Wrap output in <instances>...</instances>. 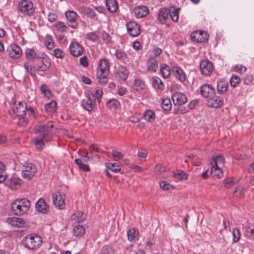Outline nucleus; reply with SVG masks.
<instances>
[{"label":"nucleus","instance_id":"48","mask_svg":"<svg viewBox=\"0 0 254 254\" xmlns=\"http://www.w3.org/2000/svg\"><path fill=\"white\" fill-rule=\"evenodd\" d=\"M173 176L176 179V181H181L183 180H187V176H186V174L181 171H178L177 172H174L173 174Z\"/></svg>","mask_w":254,"mask_h":254},{"label":"nucleus","instance_id":"7","mask_svg":"<svg viewBox=\"0 0 254 254\" xmlns=\"http://www.w3.org/2000/svg\"><path fill=\"white\" fill-rule=\"evenodd\" d=\"M19 10L24 15L31 16L34 12L33 3L27 0L20 1Z\"/></svg>","mask_w":254,"mask_h":254},{"label":"nucleus","instance_id":"62","mask_svg":"<svg viewBox=\"0 0 254 254\" xmlns=\"http://www.w3.org/2000/svg\"><path fill=\"white\" fill-rule=\"evenodd\" d=\"M166 171V168L161 164H157L155 167V172L158 174H161Z\"/></svg>","mask_w":254,"mask_h":254},{"label":"nucleus","instance_id":"19","mask_svg":"<svg viewBox=\"0 0 254 254\" xmlns=\"http://www.w3.org/2000/svg\"><path fill=\"white\" fill-rule=\"evenodd\" d=\"M79 11L81 14L86 15L87 17L92 20H97L96 12L93 9L89 7L81 6L79 8Z\"/></svg>","mask_w":254,"mask_h":254},{"label":"nucleus","instance_id":"51","mask_svg":"<svg viewBox=\"0 0 254 254\" xmlns=\"http://www.w3.org/2000/svg\"><path fill=\"white\" fill-rule=\"evenodd\" d=\"M233 241L234 243H237L241 238V232L238 228H234L232 231Z\"/></svg>","mask_w":254,"mask_h":254},{"label":"nucleus","instance_id":"27","mask_svg":"<svg viewBox=\"0 0 254 254\" xmlns=\"http://www.w3.org/2000/svg\"><path fill=\"white\" fill-rule=\"evenodd\" d=\"M228 83L227 81L222 79L217 81V89L219 93L221 94L225 93L228 90Z\"/></svg>","mask_w":254,"mask_h":254},{"label":"nucleus","instance_id":"40","mask_svg":"<svg viewBox=\"0 0 254 254\" xmlns=\"http://www.w3.org/2000/svg\"><path fill=\"white\" fill-rule=\"evenodd\" d=\"M172 8H173V10H172L171 8L169 9V14L172 20L174 22H177L179 19V11L180 8H174V7Z\"/></svg>","mask_w":254,"mask_h":254},{"label":"nucleus","instance_id":"36","mask_svg":"<svg viewBox=\"0 0 254 254\" xmlns=\"http://www.w3.org/2000/svg\"><path fill=\"white\" fill-rule=\"evenodd\" d=\"M57 103L55 101H52L45 106V109L46 112L48 114H52L54 113L56 110Z\"/></svg>","mask_w":254,"mask_h":254},{"label":"nucleus","instance_id":"5","mask_svg":"<svg viewBox=\"0 0 254 254\" xmlns=\"http://www.w3.org/2000/svg\"><path fill=\"white\" fill-rule=\"evenodd\" d=\"M85 98L81 102V106L85 110L91 112L96 106V101L92 92H86Z\"/></svg>","mask_w":254,"mask_h":254},{"label":"nucleus","instance_id":"34","mask_svg":"<svg viewBox=\"0 0 254 254\" xmlns=\"http://www.w3.org/2000/svg\"><path fill=\"white\" fill-rule=\"evenodd\" d=\"M106 5L107 9L111 12H115L118 7L116 0H107Z\"/></svg>","mask_w":254,"mask_h":254},{"label":"nucleus","instance_id":"9","mask_svg":"<svg viewBox=\"0 0 254 254\" xmlns=\"http://www.w3.org/2000/svg\"><path fill=\"white\" fill-rule=\"evenodd\" d=\"M6 52L10 58L17 59L22 54L21 48L16 44H11L6 49Z\"/></svg>","mask_w":254,"mask_h":254},{"label":"nucleus","instance_id":"8","mask_svg":"<svg viewBox=\"0 0 254 254\" xmlns=\"http://www.w3.org/2000/svg\"><path fill=\"white\" fill-rule=\"evenodd\" d=\"M65 16L67 20L68 26L72 28H76L78 26L77 19L78 15L73 10H67L64 13Z\"/></svg>","mask_w":254,"mask_h":254},{"label":"nucleus","instance_id":"47","mask_svg":"<svg viewBox=\"0 0 254 254\" xmlns=\"http://www.w3.org/2000/svg\"><path fill=\"white\" fill-rule=\"evenodd\" d=\"M161 106L165 111H169L171 109L172 104L168 98L163 99L161 102Z\"/></svg>","mask_w":254,"mask_h":254},{"label":"nucleus","instance_id":"24","mask_svg":"<svg viewBox=\"0 0 254 254\" xmlns=\"http://www.w3.org/2000/svg\"><path fill=\"white\" fill-rule=\"evenodd\" d=\"M147 70L151 72H155L158 67V62L155 57L149 58L146 62Z\"/></svg>","mask_w":254,"mask_h":254},{"label":"nucleus","instance_id":"29","mask_svg":"<svg viewBox=\"0 0 254 254\" xmlns=\"http://www.w3.org/2000/svg\"><path fill=\"white\" fill-rule=\"evenodd\" d=\"M152 86L160 90H164L165 86L160 78L157 76H154L151 79Z\"/></svg>","mask_w":254,"mask_h":254},{"label":"nucleus","instance_id":"63","mask_svg":"<svg viewBox=\"0 0 254 254\" xmlns=\"http://www.w3.org/2000/svg\"><path fill=\"white\" fill-rule=\"evenodd\" d=\"M18 124L20 126H24L28 123V119L27 118L25 117V116H18Z\"/></svg>","mask_w":254,"mask_h":254},{"label":"nucleus","instance_id":"25","mask_svg":"<svg viewBox=\"0 0 254 254\" xmlns=\"http://www.w3.org/2000/svg\"><path fill=\"white\" fill-rule=\"evenodd\" d=\"M169 9L167 7L161 8L158 13V19L159 22L164 24L166 22L169 14Z\"/></svg>","mask_w":254,"mask_h":254},{"label":"nucleus","instance_id":"4","mask_svg":"<svg viewBox=\"0 0 254 254\" xmlns=\"http://www.w3.org/2000/svg\"><path fill=\"white\" fill-rule=\"evenodd\" d=\"M42 242L41 237L34 234L28 235L23 240L25 247L30 250L38 249L41 245Z\"/></svg>","mask_w":254,"mask_h":254},{"label":"nucleus","instance_id":"22","mask_svg":"<svg viewBox=\"0 0 254 254\" xmlns=\"http://www.w3.org/2000/svg\"><path fill=\"white\" fill-rule=\"evenodd\" d=\"M35 208L37 211L43 214H46L49 211V206L45 200L41 198L36 203Z\"/></svg>","mask_w":254,"mask_h":254},{"label":"nucleus","instance_id":"64","mask_svg":"<svg viewBox=\"0 0 254 254\" xmlns=\"http://www.w3.org/2000/svg\"><path fill=\"white\" fill-rule=\"evenodd\" d=\"M159 185L161 188L164 190H169L171 188L173 187L172 186H171L170 184L164 181H161L159 183Z\"/></svg>","mask_w":254,"mask_h":254},{"label":"nucleus","instance_id":"20","mask_svg":"<svg viewBox=\"0 0 254 254\" xmlns=\"http://www.w3.org/2000/svg\"><path fill=\"white\" fill-rule=\"evenodd\" d=\"M133 13L137 18H142L148 14L149 9L146 6L139 5L134 8Z\"/></svg>","mask_w":254,"mask_h":254},{"label":"nucleus","instance_id":"53","mask_svg":"<svg viewBox=\"0 0 254 254\" xmlns=\"http://www.w3.org/2000/svg\"><path fill=\"white\" fill-rule=\"evenodd\" d=\"M86 38L92 42H96L98 40L99 37L96 32H92L87 33L86 34Z\"/></svg>","mask_w":254,"mask_h":254},{"label":"nucleus","instance_id":"32","mask_svg":"<svg viewBox=\"0 0 254 254\" xmlns=\"http://www.w3.org/2000/svg\"><path fill=\"white\" fill-rule=\"evenodd\" d=\"M225 162V158L222 155H218L213 156L212 158L210 163L211 166H218L219 165L224 164Z\"/></svg>","mask_w":254,"mask_h":254},{"label":"nucleus","instance_id":"26","mask_svg":"<svg viewBox=\"0 0 254 254\" xmlns=\"http://www.w3.org/2000/svg\"><path fill=\"white\" fill-rule=\"evenodd\" d=\"M7 221L10 225L17 228H23L25 225V221L21 218L15 217L8 218Z\"/></svg>","mask_w":254,"mask_h":254},{"label":"nucleus","instance_id":"52","mask_svg":"<svg viewBox=\"0 0 254 254\" xmlns=\"http://www.w3.org/2000/svg\"><path fill=\"white\" fill-rule=\"evenodd\" d=\"M120 105V102L116 99L111 100L107 103V107L112 109H117Z\"/></svg>","mask_w":254,"mask_h":254},{"label":"nucleus","instance_id":"37","mask_svg":"<svg viewBox=\"0 0 254 254\" xmlns=\"http://www.w3.org/2000/svg\"><path fill=\"white\" fill-rule=\"evenodd\" d=\"M25 56L26 59L30 61L40 58L37 53L31 49L26 50L25 51Z\"/></svg>","mask_w":254,"mask_h":254},{"label":"nucleus","instance_id":"18","mask_svg":"<svg viewBox=\"0 0 254 254\" xmlns=\"http://www.w3.org/2000/svg\"><path fill=\"white\" fill-rule=\"evenodd\" d=\"M71 54L74 57H78L83 53L82 46L77 42H72L69 46Z\"/></svg>","mask_w":254,"mask_h":254},{"label":"nucleus","instance_id":"31","mask_svg":"<svg viewBox=\"0 0 254 254\" xmlns=\"http://www.w3.org/2000/svg\"><path fill=\"white\" fill-rule=\"evenodd\" d=\"M117 73L119 77L122 81H125L128 77V71L126 67L124 66H119L118 68Z\"/></svg>","mask_w":254,"mask_h":254},{"label":"nucleus","instance_id":"59","mask_svg":"<svg viewBox=\"0 0 254 254\" xmlns=\"http://www.w3.org/2000/svg\"><path fill=\"white\" fill-rule=\"evenodd\" d=\"M237 182L238 181H235L233 179H225L224 180V185L226 188H229L235 185Z\"/></svg>","mask_w":254,"mask_h":254},{"label":"nucleus","instance_id":"11","mask_svg":"<svg viewBox=\"0 0 254 254\" xmlns=\"http://www.w3.org/2000/svg\"><path fill=\"white\" fill-rule=\"evenodd\" d=\"M191 38L194 42L203 43L208 40L209 34L205 31H196L191 34Z\"/></svg>","mask_w":254,"mask_h":254},{"label":"nucleus","instance_id":"6","mask_svg":"<svg viewBox=\"0 0 254 254\" xmlns=\"http://www.w3.org/2000/svg\"><path fill=\"white\" fill-rule=\"evenodd\" d=\"M37 172L36 166L32 163L25 164L22 169V176L26 180H31Z\"/></svg>","mask_w":254,"mask_h":254},{"label":"nucleus","instance_id":"3","mask_svg":"<svg viewBox=\"0 0 254 254\" xmlns=\"http://www.w3.org/2000/svg\"><path fill=\"white\" fill-rule=\"evenodd\" d=\"M31 203L26 198L17 199L11 205V210L16 215H21L26 212L29 209Z\"/></svg>","mask_w":254,"mask_h":254},{"label":"nucleus","instance_id":"13","mask_svg":"<svg viewBox=\"0 0 254 254\" xmlns=\"http://www.w3.org/2000/svg\"><path fill=\"white\" fill-rule=\"evenodd\" d=\"M128 34L131 37H136L140 33V26L134 21H130L126 24Z\"/></svg>","mask_w":254,"mask_h":254},{"label":"nucleus","instance_id":"43","mask_svg":"<svg viewBox=\"0 0 254 254\" xmlns=\"http://www.w3.org/2000/svg\"><path fill=\"white\" fill-rule=\"evenodd\" d=\"M245 236L249 238H254V225H248L246 226Z\"/></svg>","mask_w":254,"mask_h":254},{"label":"nucleus","instance_id":"46","mask_svg":"<svg viewBox=\"0 0 254 254\" xmlns=\"http://www.w3.org/2000/svg\"><path fill=\"white\" fill-rule=\"evenodd\" d=\"M24 67L27 72H28L32 76H36V71L34 66L29 65L28 63H25Z\"/></svg>","mask_w":254,"mask_h":254},{"label":"nucleus","instance_id":"21","mask_svg":"<svg viewBox=\"0 0 254 254\" xmlns=\"http://www.w3.org/2000/svg\"><path fill=\"white\" fill-rule=\"evenodd\" d=\"M172 99L175 105H183L187 102L186 95L180 92H176L172 94Z\"/></svg>","mask_w":254,"mask_h":254},{"label":"nucleus","instance_id":"33","mask_svg":"<svg viewBox=\"0 0 254 254\" xmlns=\"http://www.w3.org/2000/svg\"><path fill=\"white\" fill-rule=\"evenodd\" d=\"M22 181L19 179L11 178L7 182V185L12 190H15L20 186Z\"/></svg>","mask_w":254,"mask_h":254},{"label":"nucleus","instance_id":"42","mask_svg":"<svg viewBox=\"0 0 254 254\" xmlns=\"http://www.w3.org/2000/svg\"><path fill=\"white\" fill-rule=\"evenodd\" d=\"M75 163L78 166L79 169L85 172H88L90 170L88 165L82 163L81 159H75L74 160Z\"/></svg>","mask_w":254,"mask_h":254},{"label":"nucleus","instance_id":"55","mask_svg":"<svg viewBox=\"0 0 254 254\" xmlns=\"http://www.w3.org/2000/svg\"><path fill=\"white\" fill-rule=\"evenodd\" d=\"M102 39L104 42L106 44H111L112 42V37L110 34L105 31L101 32Z\"/></svg>","mask_w":254,"mask_h":254},{"label":"nucleus","instance_id":"58","mask_svg":"<svg viewBox=\"0 0 254 254\" xmlns=\"http://www.w3.org/2000/svg\"><path fill=\"white\" fill-rule=\"evenodd\" d=\"M41 91L47 97L50 98L51 96V91L48 89L47 86L46 84H42L40 88Z\"/></svg>","mask_w":254,"mask_h":254},{"label":"nucleus","instance_id":"38","mask_svg":"<svg viewBox=\"0 0 254 254\" xmlns=\"http://www.w3.org/2000/svg\"><path fill=\"white\" fill-rule=\"evenodd\" d=\"M73 232L74 236L81 237L84 235L85 230L83 226L77 225L74 227Z\"/></svg>","mask_w":254,"mask_h":254},{"label":"nucleus","instance_id":"45","mask_svg":"<svg viewBox=\"0 0 254 254\" xmlns=\"http://www.w3.org/2000/svg\"><path fill=\"white\" fill-rule=\"evenodd\" d=\"M44 44L48 49L51 50L53 48L54 42L52 36H46L44 40Z\"/></svg>","mask_w":254,"mask_h":254},{"label":"nucleus","instance_id":"23","mask_svg":"<svg viewBox=\"0 0 254 254\" xmlns=\"http://www.w3.org/2000/svg\"><path fill=\"white\" fill-rule=\"evenodd\" d=\"M115 55L117 60L124 64H127L129 62V58L127 54L121 49L116 50Z\"/></svg>","mask_w":254,"mask_h":254},{"label":"nucleus","instance_id":"1","mask_svg":"<svg viewBox=\"0 0 254 254\" xmlns=\"http://www.w3.org/2000/svg\"><path fill=\"white\" fill-rule=\"evenodd\" d=\"M54 127V123L52 122L39 124L35 127V130L39 135V136L33 139L34 144L37 149H43L45 146L44 141H48L52 139L53 136L52 129Z\"/></svg>","mask_w":254,"mask_h":254},{"label":"nucleus","instance_id":"49","mask_svg":"<svg viewBox=\"0 0 254 254\" xmlns=\"http://www.w3.org/2000/svg\"><path fill=\"white\" fill-rule=\"evenodd\" d=\"M83 214V213L80 211L76 212L72 215L71 219L78 223L82 222L84 219Z\"/></svg>","mask_w":254,"mask_h":254},{"label":"nucleus","instance_id":"15","mask_svg":"<svg viewBox=\"0 0 254 254\" xmlns=\"http://www.w3.org/2000/svg\"><path fill=\"white\" fill-rule=\"evenodd\" d=\"M200 93L204 98L210 99L215 94V90L211 85L205 84L201 87Z\"/></svg>","mask_w":254,"mask_h":254},{"label":"nucleus","instance_id":"60","mask_svg":"<svg viewBox=\"0 0 254 254\" xmlns=\"http://www.w3.org/2000/svg\"><path fill=\"white\" fill-rule=\"evenodd\" d=\"M48 20L51 22H56L58 16L56 12H50L47 15Z\"/></svg>","mask_w":254,"mask_h":254},{"label":"nucleus","instance_id":"56","mask_svg":"<svg viewBox=\"0 0 254 254\" xmlns=\"http://www.w3.org/2000/svg\"><path fill=\"white\" fill-rule=\"evenodd\" d=\"M53 55L56 58L62 59L64 57L65 54L61 49L57 48L54 49Z\"/></svg>","mask_w":254,"mask_h":254},{"label":"nucleus","instance_id":"30","mask_svg":"<svg viewBox=\"0 0 254 254\" xmlns=\"http://www.w3.org/2000/svg\"><path fill=\"white\" fill-rule=\"evenodd\" d=\"M143 119L147 122L153 123L156 118L155 113L151 110H146L142 115Z\"/></svg>","mask_w":254,"mask_h":254},{"label":"nucleus","instance_id":"28","mask_svg":"<svg viewBox=\"0 0 254 254\" xmlns=\"http://www.w3.org/2000/svg\"><path fill=\"white\" fill-rule=\"evenodd\" d=\"M160 68L162 75L164 78H168L172 74V67L171 68L166 64H161Z\"/></svg>","mask_w":254,"mask_h":254},{"label":"nucleus","instance_id":"61","mask_svg":"<svg viewBox=\"0 0 254 254\" xmlns=\"http://www.w3.org/2000/svg\"><path fill=\"white\" fill-rule=\"evenodd\" d=\"M244 195V188L243 187H237L234 191V195L236 197H240Z\"/></svg>","mask_w":254,"mask_h":254},{"label":"nucleus","instance_id":"44","mask_svg":"<svg viewBox=\"0 0 254 254\" xmlns=\"http://www.w3.org/2000/svg\"><path fill=\"white\" fill-rule=\"evenodd\" d=\"M144 82L140 79H135L133 82V87L137 90L139 91L144 88Z\"/></svg>","mask_w":254,"mask_h":254},{"label":"nucleus","instance_id":"14","mask_svg":"<svg viewBox=\"0 0 254 254\" xmlns=\"http://www.w3.org/2000/svg\"><path fill=\"white\" fill-rule=\"evenodd\" d=\"M201 73L207 76L210 75L213 70V65L208 60H202L199 64Z\"/></svg>","mask_w":254,"mask_h":254},{"label":"nucleus","instance_id":"12","mask_svg":"<svg viewBox=\"0 0 254 254\" xmlns=\"http://www.w3.org/2000/svg\"><path fill=\"white\" fill-rule=\"evenodd\" d=\"M172 74L176 79L181 83H184L187 79V75L184 70L178 66L172 67Z\"/></svg>","mask_w":254,"mask_h":254},{"label":"nucleus","instance_id":"16","mask_svg":"<svg viewBox=\"0 0 254 254\" xmlns=\"http://www.w3.org/2000/svg\"><path fill=\"white\" fill-rule=\"evenodd\" d=\"M224 103L223 98L221 96H214L208 99L207 104L209 107L218 108L222 106Z\"/></svg>","mask_w":254,"mask_h":254},{"label":"nucleus","instance_id":"35","mask_svg":"<svg viewBox=\"0 0 254 254\" xmlns=\"http://www.w3.org/2000/svg\"><path fill=\"white\" fill-rule=\"evenodd\" d=\"M57 31L61 33H65L68 30V26H67L64 22L60 21H56L54 24Z\"/></svg>","mask_w":254,"mask_h":254},{"label":"nucleus","instance_id":"39","mask_svg":"<svg viewBox=\"0 0 254 254\" xmlns=\"http://www.w3.org/2000/svg\"><path fill=\"white\" fill-rule=\"evenodd\" d=\"M42 65L38 66L37 70L46 71L51 65V61L49 59H44L42 61Z\"/></svg>","mask_w":254,"mask_h":254},{"label":"nucleus","instance_id":"10","mask_svg":"<svg viewBox=\"0 0 254 254\" xmlns=\"http://www.w3.org/2000/svg\"><path fill=\"white\" fill-rule=\"evenodd\" d=\"M53 201L55 206L59 209H63L65 206V195L57 192L53 195Z\"/></svg>","mask_w":254,"mask_h":254},{"label":"nucleus","instance_id":"57","mask_svg":"<svg viewBox=\"0 0 254 254\" xmlns=\"http://www.w3.org/2000/svg\"><path fill=\"white\" fill-rule=\"evenodd\" d=\"M240 78L238 75H233L230 80V83L233 87H236L240 82Z\"/></svg>","mask_w":254,"mask_h":254},{"label":"nucleus","instance_id":"2","mask_svg":"<svg viewBox=\"0 0 254 254\" xmlns=\"http://www.w3.org/2000/svg\"><path fill=\"white\" fill-rule=\"evenodd\" d=\"M110 71L109 61L106 59H101L98 64L97 77L98 82L101 85H105L108 82L107 76Z\"/></svg>","mask_w":254,"mask_h":254},{"label":"nucleus","instance_id":"54","mask_svg":"<svg viewBox=\"0 0 254 254\" xmlns=\"http://www.w3.org/2000/svg\"><path fill=\"white\" fill-rule=\"evenodd\" d=\"M26 113L31 119L33 120L36 119L37 115L36 111L34 108L32 107L27 108L26 110Z\"/></svg>","mask_w":254,"mask_h":254},{"label":"nucleus","instance_id":"41","mask_svg":"<svg viewBox=\"0 0 254 254\" xmlns=\"http://www.w3.org/2000/svg\"><path fill=\"white\" fill-rule=\"evenodd\" d=\"M211 174L217 177L218 178H221L223 175V171L218 166H212Z\"/></svg>","mask_w":254,"mask_h":254},{"label":"nucleus","instance_id":"17","mask_svg":"<svg viewBox=\"0 0 254 254\" xmlns=\"http://www.w3.org/2000/svg\"><path fill=\"white\" fill-rule=\"evenodd\" d=\"M26 104L24 102H19L12 107V112L17 116H25Z\"/></svg>","mask_w":254,"mask_h":254},{"label":"nucleus","instance_id":"50","mask_svg":"<svg viewBox=\"0 0 254 254\" xmlns=\"http://www.w3.org/2000/svg\"><path fill=\"white\" fill-rule=\"evenodd\" d=\"M138 235V232L135 228L129 229L127 232V238L129 241L134 240Z\"/></svg>","mask_w":254,"mask_h":254}]
</instances>
